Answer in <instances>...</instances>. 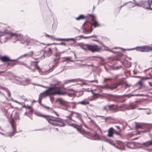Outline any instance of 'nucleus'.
<instances>
[{
	"label": "nucleus",
	"mask_w": 152,
	"mask_h": 152,
	"mask_svg": "<svg viewBox=\"0 0 152 152\" xmlns=\"http://www.w3.org/2000/svg\"><path fill=\"white\" fill-rule=\"evenodd\" d=\"M75 127L76 128V129H77V130L78 131H80V130L82 129V126H78L77 127Z\"/></svg>",
	"instance_id": "obj_54"
},
{
	"label": "nucleus",
	"mask_w": 152,
	"mask_h": 152,
	"mask_svg": "<svg viewBox=\"0 0 152 152\" xmlns=\"http://www.w3.org/2000/svg\"><path fill=\"white\" fill-rule=\"evenodd\" d=\"M83 43H78L76 44V46H79L80 48L82 46V45H83Z\"/></svg>",
	"instance_id": "obj_50"
},
{
	"label": "nucleus",
	"mask_w": 152,
	"mask_h": 152,
	"mask_svg": "<svg viewBox=\"0 0 152 152\" xmlns=\"http://www.w3.org/2000/svg\"><path fill=\"white\" fill-rule=\"evenodd\" d=\"M144 46H140V47H137L135 48H131V49H125L126 50H133L134 49H136V50L137 51H140L142 52H144Z\"/></svg>",
	"instance_id": "obj_18"
},
{
	"label": "nucleus",
	"mask_w": 152,
	"mask_h": 152,
	"mask_svg": "<svg viewBox=\"0 0 152 152\" xmlns=\"http://www.w3.org/2000/svg\"><path fill=\"white\" fill-rule=\"evenodd\" d=\"M114 131L115 129L113 127H111L110 128L108 131V136L109 137H113V134H114Z\"/></svg>",
	"instance_id": "obj_20"
},
{
	"label": "nucleus",
	"mask_w": 152,
	"mask_h": 152,
	"mask_svg": "<svg viewBox=\"0 0 152 152\" xmlns=\"http://www.w3.org/2000/svg\"><path fill=\"white\" fill-rule=\"evenodd\" d=\"M88 118L90 120V121L93 124L95 125L96 127H99V126L96 124L95 121L93 120H92L90 118Z\"/></svg>",
	"instance_id": "obj_45"
},
{
	"label": "nucleus",
	"mask_w": 152,
	"mask_h": 152,
	"mask_svg": "<svg viewBox=\"0 0 152 152\" xmlns=\"http://www.w3.org/2000/svg\"><path fill=\"white\" fill-rule=\"evenodd\" d=\"M114 106V104L105 105L102 108V110L107 111L108 110H110L113 112V107Z\"/></svg>",
	"instance_id": "obj_13"
},
{
	"label": "nucleus",
	"mask_w": 152,
	"mask_h": 152,
	"mask_svg": "<svg viewBox=\"0 0 152 152\" xmlns=\"http://www.w3.org/2000/svg\"><path fill=\"white\" fill-rule=\"evenodd\" d=\"M121 131H119L118 130L117 131L115 130L114 131V134H116L118 135L121 136Z\"/></svg>",
	"instance_id": "obj_38"
},
{
	"label": "nucleus",
	"mask_w": 152,
	"mask_h": 152,
	"mask_svg": "<svg viewBox=\"0 0 152 152\" xmlns=\"http://www.w3.org/2000/svg\"><path fill=\"white\" fill-rule=\"evenodd\" d=\"M83 38V36L82 35H79L76 37L75 38V42L76 41V40H79Z\"/></svg>",
	"instance_id": "obj_36"
},
{
	"label": "nucleus",
	"mask_w": 152,
	"mask_h": 152,
	"mask_svg": "<svg viewBox=\"0 0 152 152\" xmlns=\"http://www.w3.org/2000/svg\"><path fill=\"white\" fill-rule=\"evenodd\" d=\"M72 58V57H71L70 56L67 57H64V61H70L71 62H73V60H70V59H71Z\"/></svg>",
	"instance_id": "obj_33"
},
{
	"label": "nucleus",
	"mask_w": 152,
	"mask_h": 152,
	"mask_svg": "<svg viewBox=\"0 0 152 152\" xmlns=\"http://www.w3.org/2000/svg\"><path fill=\"white\" fill-rule=\"evenodd\" d=\"M78 80H79V79H74L71 80H65L64 81V84H66L72 82H77Z\"/></svg>",
	"instance_id": "obj_25"
},
{
	"label": "nucleus",
	"mask_w": 152,
	"mask_h": 152,
	"mask_svg": "<svg viewBox=\"0 0 152 152\" xmlns=\"http://www.w3.org/2000/svg\"><path fill=\"white\" fill-rule=\"evenodd\" d=\"M144 52H149L152 51V47L148 45L144 46Z\"/></svg>",
	"instance_id": "obj_22"
},
{
	"label": "nucleus",
	"mask_w": 152,
	"mask_h": 152,
	"mask_svg": "<svg viewBox=\"0 0 152 152\" xmlns=\"http://www.w3.org/2000/svg\"><path fill=\"white\" fill-rule=\"evenodd\" d=\"M148 4L149 7H151L152 4V0H148Z\"/></svg>",
	"instance_id": "obj_44"
},
{
	"label": "nucleus",
	"mask_w": 152,
	"mask_h": 152,
	"mask_svg": "<svg viewBox=\"0 0 152 152\" xmlns=\"http://www.w3.org/2000/svg\"><path fill=\"white\" fill-rule=\"evenodd\" d=\"M76 118H77L81 123L83 122L82 119V115L81 114L77 113L74 116Z\"/></svg>",
	"instance_id": "obj_24"
},
{
	"label": "nucleus",
	"mask_w": 152,
	"mask_h": 152,
	"mask_svg": "<svg viewBox=\"0 0 152 152\" xmlns=\"http://www.w3.org/2000/svg\"><path fill=\"white\" fill-rule=\"evenodd\" d=\"M34 114L36 115H37L38 116L40 117H44L45 118H46V116H47L43 115L40 113L39 112H37V111L35 112L34 113Z\"/></svg>",
	"instance_id": "obj_32"
},
{
	"label": "nucleus",
	"mask_w": 152,
	"mask_h": 152,
	"mask_svg": "<svg viewBox=\"0 0 152 152\" xmlns=\"http://www.w3.org/2000/svg\"><path fill=\"white\" fill-rule=\"evenodd\" d=\"M124 78L119 79L117 80L115 83L113 84L111 86H109L108 85H106L104 86H100V87L102 88L108 90H110L112 91L117 88L119 85L124 84Z\"/></svg>",
	"instance_id": "obj_4"
},
{
	"label": "nucleus",
	"mask_w": 152,
	"mask_h": 152,
	"mask_svg": "<svg viewBox=\"0 0 152 152\" xmlns=\"http://www.w3.org/2000/svg\"><path fill=\"white\" fill-rule=\"evenodd\" d=\"M147 4H148L147 2H146V1H142L139 3V7H142L146 9H150L151 10H152V8L151 7H146Z\"/></svg>",
	"instance_id": "obj_15"
},
{
	"label": "nucleus",
	"mask_w": 152,
	"mask_h": 152,
	"mask_svg": "<svg viewBox=\"0 0 152 152\" xmlns=\"http://www.w3.org/2000/svg\"><path fill=\"white\" fill-rule=\"evenodd\" d=\"M109 101H113L117 102L124 103L126 100V98H130L133 96L132 94H124L121 95L116 94H105Z\"/></svg>",
	"instance_id": "obj_1"
},
{
	"label": "nucleus",
	"mask_w": 152,
	"mask_h": 152,
	"mask_svg": "<svg viewBox=\"0 0 152 152\" xmlns=\"http://www.w3.org/2000/svg\"><path fill=\"white\" fill-rule=\"evenodd\" d=\"M33 53V52L32 51H30L28 53L25 54L24 55H22L21 56H20L18 58L16 59H11L9 58L7 56H4L1 57V59L2 62H7L8 61H16L18 59L25 57L26 56H30Z\"/></svg>",
	"instance_id": "obj_6"
},
{
	"label": "nucleus",
	"mask_w": 152,
	"mask_h": 152,
	"mask_svg": "<svg viewBox=\"0 0 152 152\" xmlns=\"http://www.w3.org/2000/svg\"><path fill=\"white\" fill-rule=\"evenodd\" d=\"M137 84L139 85L140 86H142V83L141 80H139L137 83Z\"/></svg>",
	"instance_id": "obj_52"
},
{
	"label": "nucleus",
	"mask_w": 152,
	"mask_h": 152,
	"mask_svg": "<svg viewBox=\"0 0 152 152\" xmlns=\"http://www.w3.org/2000/svg\"><path fill=\"white\" fill-rule=\"evenodd\" d=\"M6 92L7 93V95L8 96V97H10L11 96V95H10V91L9 90H7V89H6Z\"/></svg>",
	"instance_id": "obj_51"
},
{
	"label": "nucleus",
	"mask_w": 152,
	"mask_h": 152,
	"mask_svg": "<svg viewBox=\"0 0 152 152\" xmlns=\"http://www.w3.org/2000/svg\"><path fill=\"white\" fill-rule=\"evenodd\" d=\"M60 104L61 105L62 108L64 110H67L68 107V106L66 104L63 102L61 101L60 102Z\"/></svg>",
	"instance_id": "obj_27"
},
{
	"label": "nucleus",
	"mask_w": 152,
	"mask_h": 152,
	"mask_svg": "<svg viewBox=\"0 0 152 152\" xmlns=\"http://www.w3.org/2000/svg\"><path fill=\"white\" fill-rule=\"evenodd\" d=\"M118 146H116V148L120 150H125V146L124 143L121 141L117 142Z\"/></svg>",
	"instance_id": "obj_16"
},
{
	"label": "nucleus",
	"mask_w": 152,
	"mask_h": 152,
	"mask_svg": "<svg viewBox=\"0 0 152 152\" xmlns=\"http://www.w3.org/2000/svg\"><path fill=\"white\" fill-rule=\"evenodd\" d=\"M55 40L57 41H65L66 38H55Z\"/></svg>",
	"instance_id": "obj_40"
},
{
	"label": "nucleus",
	"mask_w": 152,
	"mask_h": 152,
	"mask_svg": "<svg viewBox=\"0 0 152 152\" xmlns=\"http://www.w3.org/2000/svg\"><path fill=\"white\" fill-rule=\"evenodd\" d=\"M46 118L49 123L53 126L60 127L64 126H65V120L60 118H56L50 116H47Z\"/></svg>",
	"instance_id": "obj_3"
},
{
	"label": "nucleus",
	"mask_w": 152,
	"mask_h": 152,
	"mask_svg": "<svg viewBox=\"0 0 152 152\" xmlns=\"http://www.w3.org/2000/svg\"><path fill=\"white\" fill-rule=\"evenodd\" d=\"M70 102V103L71 104H72L73 105V106H72V109H76V105L77 104H72V102Z\"/></svg>",
	"instance_id": "obj_48"
},
{
	"label": "nucleus",
	"mask_w": 152,
	"mask_h": 152,
	"mask_svg": "<svg viewBox=\"0 0 152 152\" xmlns=\"http://www.w3.org/2000/svg\"><path fill=\"white\" fill-rule=\"evenodd\" d=\"M40 53L42 54V56L40 57L42 59L44 58L46 55V56L49 57L52 54V50L50 48H48V49L47 51L44 50H41L40 52Z\"/></svg>",
	"instance_id": "obj_11"
},
{
	"label": "nucleus",
	"mask_w": 152,
	"mask_h": 152,
	"mask_svg": "<svg viewBox=\"0 0 152 152\" xmlns=\"http://www.w3.org/2000/svg\"><path fill=\"white\" fill-rule=\"evenodd\" d=\"M85 18V16L82 14L80 15L78 17L75 18V19L77 20H81L84 19Z\"/></svg>",
	"instance_id": "obj_28"
},
{
	"label": "nucleus",
	"mask_w": 152,
	"mask_h": 152,
	"mask_svg": "<svg viewBox=\"0 0 152 152\" xmlns=\"http://www.w3.org/2000/svg\"><path fill=\"white\" fill-rule=\"evenodd\" d=\"M102 45V46L101 47H99L96 44H88L86 45V48L87 50L92 52H98L100 51L103 46H104V45L103 44L101 43Z\"/></svg>",
	"instance_id": "obj_7"
},
{
	"label": "nucleus",
	"mask_w": 152,
	"mask_h": 152,
	"mask_svg": "<svg viewBox=\"0 0 152 152\" xmlns=\"http://www.w3.org/2000/svg\"><path fill=\"white\" fill-rule=\"evenodd\" d=\"M53 44L55 45H61L64 46H66V44L64 42H61L59 43H54Z\"/></svg>",
	"instance_id": "obj_43"
},
{
	"label": "nucleus",
	"mask_w": 152,
	"mask_h": 152,
	"mask_svg": "<svg viewBox=\"0 0 152 152\" xmlns=\"http://www.w3.org/2000/svg\"><path fill=\"white\" fill-rule=\"evenodd\" d=\"M134 2V4H135V5H134L132 6V7H134L135 6H137L139 7V3H138L135 0H133Z\"/></svg>",
	"instance_id": "obj_46"
},
{
	"label": "nucleus",
	"mask_w": 152,
	"mask_h": 152,
	"mask_svg": "<svg viewBox=\"0 0 152 152\" xmlns=\"http://www.w3.org/2000/svg\"><path fill=\"white\" fill-rule=\"evenodd\" d=\"M38 63L37 61L32 62L31 63V66L29 68V69L34 72L36 70H37L39 72L40 69L39 67L38 66Z\"/></svg>",
	"instance_id": "obj_12"
},
{
	"label": "nucleus",
	"mask_w": 152,
	"mask_h": 152,
	"mask_svg": "<svg viewBox=\"0 0 152 152\" xmlns=\"http://www.w3.org/2000/svg\"><path fill=\"white\" fill-rule=\"evenodd\" d=\"M97 116L98 117H101L102 119L105 120V122H106L107 120L109 118L108 117H106V118H105L103 116L98 115Z\"/></svg>",
	"instance_id": "obj_34"
},
{
	"label": "nucleus",
	"mask_w": 152,
	"mask_h": 152,
	"mask_svg": "<svg viewBox=\"0 0 152 152\" xmlns=\"http://www.w3.org/2000/svg\"><path fill=\"white\" fill-rule=\"evenodd\" d=\"M97 36H96V35H92L91 36H90V37H91V38H92V37H94V38H97Z\"/></svg>",
	"instance_id": "obj_62"
},
{
	"label": "nucleus",
	"mask_w": 152,
	"mask_h": 152,
	"mask_svg": "<svg viewBox=\"0 0 152 152\" xmlns=\"http://www.w3.org/2000/svg\"><path fill=\"white\" fill-rule=\"evenodd\" d=\"M44 34L45 35V36L47 37H50V38L51 39H52L53 38H54V36H52V35H49L48 34H47V33H45Z\"/></svg>",
	"instance_id": "obj_39"
},
{
	"label": "nucleus",
	"mask_w": 152,
	"mask_h": 152,
	"mask_svg": "<svg viewBox=\"0 0 152 152\" xmlns=\"http://www.w3.org/2000/svg\"><path fill=\"white\" fill-rule=\"evenodd\" d=\"M115 127H116L119 131H121V129L120 128V127L118 126H115Z\"/></svg>",
	"instance_id": "obj_55"
},
{
	"label": "nucleus",
	"mask_w": 152,
	"mask_h": 152,
	"mask_svg": "<svg viewBox=\"0 0 152 152\" xmlns=\"http://www.w3.org/2000/svg\"><path fill=\"white\" fill-rule=\"evenodd\" d=\"M70 112L72 113V114H73L75 115L77 113L74 111H70Z\"/></svg>",
	"instance_id": "obj_59"
},
{
	"label": "nucleus",
	"mask_w": 152,
	"mask_h": 152,
	"mask_svg": "<svg viewBox=\"0 0 152 152\" xmlns=\"http://www.w3.org/2000/svg\"><path fill=\"white\" fill-rule=\"evenodd\" d=\"M125 105V104H123L119 106H118L117 105L114 104V106L113 107V112H116L119 111H123L120 108L123 107Z\"/></svg>",
	"instance_id": "obj_17"
},
{
	"label": "nucleus",
	"mask_w": 152,
	"mask_h": 152,
	"mask_svg": "<svg viewBox=\"0 0 152 152\" xmlns=\"http://www.w3.org/2000/svg\"><path fill=\"white\" fill-rule=\"evenodd\" d=\"M69 40H73L74 42H75V38H69Z\"/></svg>",
	"instance_id": "obj_64"
},
{
	"label": "nucleus",
	"mask_w": 152,
	"mask_h": 152,
	"mask_svg": "<svg viewBox=\"0 0 152 152\" xmlns=\"http://www.w3.org/2000/svg\"><path fill=\"white\" fill-rule=\"evenodd\" d=\"M132 94L133 95L132 96H144V95L143 94Z\"/></svg>",
	"instance_id": "obj_53"
},
{
	"label": "nucleus",
	"mask_w": 152,
	"mask_h": 152,
	"mask_svg": "<svg viewBox=\"0 0 152 152\" xmlns=\"http://www.w3.org/2000/svg\"><path fill=\"white\" fill-rule=\"evenodd\" d=\"M41 99H42L40 97V96H39V99H38L39 103V104H41L42 105H43V104H41Z\"/></svg>",
	"instance_id": "obj_58"
},
{
	"label": "nucleus",
	"mask_w": 152,
	"mask_h": 152,
	"mask_svg": "<svg viewBox=\"0 0 152 152\" xmlns=\"http://www.w3.org/2000/svg\"><path fill=\"white\" fill-rule=\"evenodd\" d=\"M17 61V60L16 61H10V62H9L8 63V65H10L11 66H13L15 65L18 64V62Z\"/></svg>",
	"instance_id": "obj_29"
},
{
	"label": "nucleus",
	"mask_w": 152,
	"mask_h": 152,
	"mask_svg": "<svg viewBox=\"0 0 152 152\" xmlns=\"http://www.w3.org/2000/svg\"><path fill=\"white\" fill-rule=\"evenodd\" d=\"M88 81L91 83H93V82H97V81L96 80H94Z\"/></svg>",
	"instance_id": "obj_63"
},
{
	"label": "nucleus",
	"mask_w": 152,
	"mask_h": 152,
	"mask_svg": "<svg viewBox=\"0 0 152 152\" xmlns=\"http://www.w3.org/2000/svg\"><path fill=\"white\" fill-rule=\"evenodd\" d=\"M28 110H29V113H32L33 111V110L32 109H31V108Z\"/></svg>",
	"instance_id": "obj_61"
},
{
	"label": "nucleus",
	"mask_w": 152,
	"mask_h": 152,
	"mask_svg": "<svg viewBox=\"0 0 152 152\" xmlns=\"http://www.w3.org/2000/svg\"><path fill=\"white\" fill-rule=\"evenodd\" d=\"M72 104H80L83 105H86L87 104H89V103L88 102L86 101L85 100H82L81 101L79 102H72Z\"/></svg>",
	"instance_id": "obj_23"
},
{
	"label": "nucleus",
	"mask_w": 152,
	"mask_h": 152,
	"mask_svg": "<svg viewBox=\"0 0 152 152\" xmlns=\"http://www.w3.org/2000/svg\"><path fill=\"white\" fill-rule=\"evenodd\" d=\"M57 24H56V23H54L53 25H52V28L53 29V30H55L56 28H57Z\"/></svg>",
	"instance_id": "obj_37"
},
{
	"label": "nucleus",
	"mask_w": 152,
	"mask_h": 152,
	"mask_svg": "<svg viewBox=\"0 0 152 152\" xmlns=\"http://www.w3.org/2000/svg\"><path fill=\"white\" fill-rule=\"evenodd\" d=\"M9 35L11 37H15L16 39V40H23L24 39V36L20 34H17L15 33H13L10 32L9 33Z\"/></svg>",
	"instance_id": "obj_9"
},
{
	"label": "nucleus",
	"mask_w": 152,
	"mask_h": 152,
	"mask_svg": "<svg viewBox=\"0 0 152 152\" xmlns=\"http://www.w3.org/2000/svg\"><path fill=\"white\" fill-rule=\"evenodd\" d=\"M55 56H56V58H58V57H60L61 55L60 54L59 52H57L55 53Z\"/></svg>",
	"instance_id": "obj_47"
},
{
	"label": "nucleus",
	"mask_w": 152,
	"mask_h": 152,
	"mask_svg": "<svg viewBox=\"0 0 152 152\" xmlns=\"http://www.w3.org/2000/svg\"><path fill=\"white\" fill-rule=\"evenodd\" d=\"M94 140L98 141H103L106 142H108V139L105 136L100 135L97 133H96L94 134Z\"/></svg>",
	"instance_id": "obj_10"
},
{
	"label": "nucleus",
	"mask_w": 152,
	"mask_h": 152,
	"mask_svg": "<svg viewBox=\"0 0 152 152\" xmlns=\"http://www.w3.org/2000/svg\"><path fill=\"white\" fill-rule=\"evenodd\" d=\"M60 59V57H58V58H54L53 60V62L54 64L52 65H50V67H51V69L53 68L54 67L57 66L58 65V64L59 63V59Z\"/></svg>",
	"instance_id": "obj_19"
},
{
	"label": "nucleus",
	"mask_w": 152,
	"mask_h": 152,
	"mask_svg": "<svg viewBox=\"0 0 152 152\" xmlns=\"http://www.w3.org/2000/svg\"><path fill=\"white\" fill-rule=\"evenodd\" d=\"M32 40V39L31 38L27 36H25V37H24V41L25 40L27 43H29Z\"/></svg>",
	"instance_id": "obj_30"
},
{
	"label": "nucleus",
	"mask_w": 152,
	"mask_h": 152,
	"mask_svg": "<svg viewBox=\"0 0 152 152\" xmlns=\"http://www.w3.org/2000/svg\"><path fill=\"white\" fill-rule=\"evenodd\" d=\"M144 149L149 152H152V149L147 148L146 149Z\"/></svg>",
	"instance_id": "obj_57"
},
{
	"label": "nucleus",
	"mask_w": 152,
	"mask_h": 152,
	"mask_svg": "<svg viewBox=\"0 0 152 152\" xmlns=\"http://www.w3.org/2000/svg\"><path fill=\"white\" fill-rule=\"evenodd\" d=\"M49 110L50 111H51V112L55 113L57 115V116H59V115L58 114H57L56 113V112L55 111H54L52 108H50V109Z\"/></svg>",
	"instance_id": "obj_41"
},
{
	"label": "nucleus",
	"mask_w": 152,
	"mask_h": 152,
	"mask_svg": "<svg viewBox=\"0 0 152 152\" xmlns=\"http://www.w3.org/2000/svg\"><path fill=\"white\" fill-rule=\"evenodd\" d=\"M137 101H136L133 102H130L128 105L126 106V107L127 110L134 109L137 107Z\"/></svg>",
	"instance_id": "obj_14"
},
{
	"label": "nucleus",
	"mask_w": 152,
	"mask_h": 152,
	"mask_svg": "<svg viewBox=\"0 0 152 152\" xmlns=\"http://www.w3.org/2000/svg\"><path fill=\"white\" fill-rule=\"evenodd\" d=\"M42 106H43L44 107H45V108H46L47 110H49L50 109V107L48 106H47L44 105H43Z\"/></svg>",
	"instance_id": "obj_60"
},
{
	"label": "nucleus",
	"mask_w": 152,
	"mask_h": 152,
	"mask_svg": "<svg viewBox=\"0 0 152 152\" xmlns=\"http://www.w3.org/2000/svg\"><path fill=\"white\" fill-rule=\"evenodd\" d=\"M69 116H67V118L69 119L70 120H71L72 121H73L74 122H75V120H73L70 117H72V116H74L75 115H73V114H72V113H71V114H70L69 115Z\"/></svg>",
	"instance_id": "obj_42"
},
{
	"label": "nucleus",
	"mask_w": 152,
	"mask_h": 152,
	"mask_svg": "<svg viewBox=\"0 0 152 152\" xmlns=\"http://www.w3.org/2000/svg\"><path fill=\"white\" fill-rule=\"evenodd\" d=\"M136 127L137 128H141L142 126L140 124H137L136 125Z\"/></svg>",
	"instance_id": "obj_56"
},
{
	"label": "nucleus",
	"mask_w": 152,
	"mask_h": 152,
	"mask_svg": "<svg viewBox=\"0 0 152 152\" xmlns=\"http://www.w3.org/2000/svg\"><path fill=\"white\" fill-rule=\"evenodd\" d=\"M67 90H71L72 91V93H68L67 94L68 96L69 97H72L74 96H75L76 94V92L72 89H68Z\"/></svg>",
	"instance_id": "obj_26"
},
{
	"label": "nucleus",
	"mask_w": 152,
	"mask_h": 152,
	"mask_svg": "<svg viewBox=\"0 0 152 152\" xmlns=\"http://www.w3.org/2000/svg\"><path fill=\"white\" fill-rule=\"evenodd\" d=\"M124 63L126 64L125 66L126 67H129L131 66V63L129 62L126 60L124 61Z\"/></svg>",
	"instance_id": "obj_31"
},
{
	"label": "nucleus",
	"mask_w": 152,
	"mask_h": 152,
	"mask_svg": "<svg viewBox=\"0 0 152 152\" xmlns=\"http://www.w3.org/2000/svg\"><path fill=\"white\" fill-rule=\"evenodd\" d=\"M88 45V44H85L83 43V45H82V46L81 48L82 49L86 50H87L86 48V45Z\"/></svg>",
	"instance_id": "obj_35"
},
{
	"label": "nucleus",
	"mask_w": 152,
	"mask_h": 152,
	"mask_svg": "<svg viewBox=\"0 0 152 152\" xmlns=\"http://www.w3.org/2000/svg\"><path fill=\"white\" fill-rule=\"evenodd\" d=\"M104 82H105L107 81H108H108H111L112 80V79H111L110 78H104Z\"/></svg>",
	"instance_id": "obj_49"
},
{
	"label": "nucleus",
	"mask_w": 152,
	"mask_h": 152,
	"mask_svg": "<svg viewBox=\"0 0 152 152\" xmlns=\"http://www.w3.org/2000/svg\"><path fill=\"white\" fill-rule=\"evenodd\" d=\"M10 123L11 126L13 131L12 132H8L5 135V136L8 137H11L16 132L15 127V123L13 120H11L10 121Z\"/></svg>",
	"instance_id": "obj_8"
},
{
	"label": "nucleus",
	"mask_w": 152,
	"mask_h": 152,
	"mask_svg": "<svg viewBox=\"0 0 152 152\" xmlns=\"http://www.w3.org/2000/svg\"><path fill=\"white\" fill-rule=\"evenodd\" d=\"M142 145L145 147H148L152 146V139L144 142Z\"/></svg>",
	"instance_id": "obj_21"
},
{
	"label": "nucleus",
	"mask_w": 152,
	"mask_h": 152,
	"mask_svg": "<svg viewBox=\"0 0 152 152\" xmlns=\"http://www.w3.org/2000/svg\"><path fill=\"white\" fill-rule=\"evenodd\" d=\"M49 91H52L51 94L53 95H63L65 94V92L62 91L60 87H56L55 86L49 88L48 89L46 90L45 92H47Z\"/></svg>",
	"instance_id": "obj_5"
},
{
	"label": "nucleus",
	"mask_w": 152,
	"mask_h": 152,
	"mask_svg": "<svg viewBox=\"0 0 152 152\" xmlns=\"http://www.w3.org/2000/svg\"><path fill=\"white\" fill-rule=\"evenodd\" d=\"M87 16L89 17V19L91 20V22L89 23L91 27V29L87 30L86 28L85 27V26L87 24V23H89L87 21H86V22L84 23L82 26L83 30V32L86 34L90 33L92 31L93 29L92 27V26H94V28H95L100 26V25L98 22L96 20L95 17L94 15L88 14Z\"/></svg>",
	"instance_id": "obj_2"
}]
</instances>
